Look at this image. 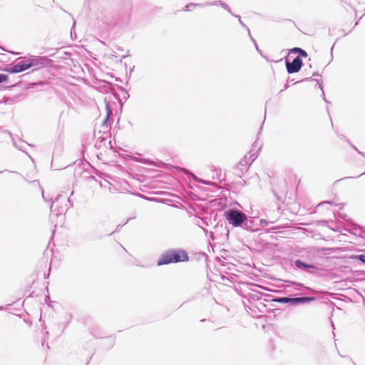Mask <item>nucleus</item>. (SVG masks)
<instances>
[{
    "instance_id": "1",
    "label": "nucleus",
    "mask_w": 365,
    "mask_h": 365,
    "mask_svg": "<svg viewBox=\"0 0 365 365\" xmlns=\"http://www.w3.org/2000/svg\"><path fill=\"white\" fill-rule=\"evenodd\" d=\"M189 260L187 252L183 249H168L164 252L157 261L158 266L185 262Z\"/></svg>"
},
{
    "instance_id": "2",
    "label": "nucleus",
    "mask_w": 365,
    "mask_h": 365,
    "mask_svg": "<svg viewBox=\"0 0 365 365\" xmlns=\"http://www.w3.org/2000/svg\"><path fill=\"white\" fill-rule=\"evenodd\" d=\"M264 300L265 302H277L280 304H289L292 306H297L299 304H309L312 302H314L316 298L314 297H309V296H302V297H294V296H288V297H273L272 295L267 294Z\"/></svg>"
},
{
    "instance_id": "3",
    "label": "nucleus",
    "mask_w": 365,
    "mask_h": 365,
    "mask_svg": "<svg viewBox=\"0 0 365 365\" xmlns=\"http://www.w3.org/2000/svg\"><path fill=\"white\" fill-rule=\"evenodd\" d=\"M224 217L234 227H242L247 215L237 208H230L224 212Z\"/></svg>"
},
{
    "instance_id": "4",
    "label": "nucleus",
    "mask_w": 365,
    "mask_h": 365,
    "mask_svg": "<svg viewBox=\"0 0 365 365\" xmlns=\"http://www.w3.org/2000/svg\"><path fill=\"white\" fill-rule=\"evenodd\" d=\"M260 149L261 148H259L254 154L252 153L251 150L245 155L244 158L237 163L235 168V173L236 175H240L248 171L250 166L256 159Z\"/></svg>"
},
{
    "instance_id": "5",
    "label": "nucleus",
    "mask_w": 365,
    "mask_h": 365,
    "mask_svg": "<svg viewBox=\"0 0 365 365\" xmlns=\"http://www.w3.org/2000/svg\"><path fill=\"white\" fill-rule=\"evenodd\" d=\"M28 69L30 68H34V70L39 69L44 66L50 65L52 60L48 58L47 56H31L29 58L25 57Z\"/></svg>"
},
{
    "instance_id": "6",
    "label": "nucleus",
    "mask_w": 365,
    "mask_h": 365,
    "mask_svg": "<svg viewBox=\"0 0 365 365\" xmlns=\"http://www.w3.org/2000/svg\"><path fill=\"white\" fill-rule=\"evenodd\" d=\"M294 266L300 271L308 274H317L320 268L314 264L308 263L301 259H297L294 262Z\"/></svg>"
},
{
    "instance_id": "7",
    "label": "nucleus",
    "mask_w": 365,
    "mask_h": 365,
    "mask_svg": "<svg viewBox=\"0 0 365 365\" xmlns=\"http://www.w3.org/2000/svg\"><path fill=\"white\" fill-rule=\"evenodd\" d=\"M285 66L288 73L299 72L303 66V61L300 56H296L292 62L286 60Z\"/></svg>"
},
{
    "instance_id": "8",
    "label": "nucleus",
    "mask_w": 365,
    "mask_h": 365,
    "mask_svg": "<svg viewBox=\"0 0 365 365\" xmlns=\"http://www.w3.org/2000/svg\"><path fill=\"white\" fill-rule=\"evenodd\" d=\"M27 69L28 67L26 65L25 57H23L21 58V60L19 62H17L14 65L7 66L6 68L4 69V71L9 73L13 74L23 72Z\"/></svg>"
},
{
    "instance_id": "9",
    "label": "nucleus",
    "mask_w": 365,
    "mask_h": 365,
    "mask_svg": "<svg viewBox=\"0 0 365 365\" xmlns=\"http://www.w3.org/2000/svg\"><path fill=\"white\" fill-rule=\"evenodd\" d=\"M257 224L256 223L255 217L246 216V220L243 222L242 228L250 232L257 230Z\"/></svg>"
},
{
    "instance_id": "10",
    "label": "nucleus",
    "mask_w": 365,
    "mask_h": 365,
    "mask_svg": "<svg viewBox=\"0 0 365 365\" xmlns=\"http://www.w3.org/2000/svg\"><path fill=\"white\" fill-rule=\"evenodd\" d=\"M24 93H19V94L15 95L12 97L5 96L3 98V102L6 104L11 105V104H14L15 103H17V102H19L20 101H21L22 98H24Z\"/></svg>"
},
{
    "instance_id": "11",
    "label": "nucleus",
    "mask_w": 365,
    "mask_h": 365,
    "mask_svg": "<svg viewBox=\"0 0 365 365\" xmlns=\"http://www.w3.org/2000/svg\"><path fill=\"white\" fill-rule=\"evenodd\" d=\"M290 52L293 53H297V56H300L301 58L302 57L306 58L308 56L307 51L299 47H294L290 49Z\"/></svg>"
},
{
    "instance_id": "12",
    "label": "nucleus",
    "mask_w": 365,
    "mask_h": 365,
    "mask_svg": "<svg viewBox=\"0 0 365 365\" xmlns=\"http://www.w3.org/2000/svg\"><path fill=\"white\" fill-rule=\"evenodd\" d=\"M309 81H316L317 82V85H318L319 88L322 90V92H324V91H323V82H322V79L317 80V79H313L312 78H303L301 81H297L296 83H300V82Z\"/></svg>"
},
{
    "instance_id": "13",
    "label": "nucleus",
    "mask_w": 365,
    "mask_h": 365,
    "mask_svg": "<svg viewBox=\"0 0 365 365\" xmlns=\"http://www.w3.org/2000/svg\"><path fill=\"white\" fill-rule=\"evenodd\" d=\"M190 6H193L194 7H204L206 6H210V3H205V4H195V3H190L186 5L185 11H191V9H190Z\"/></svg>"
},
{
    "instance_id": "14",
    "label": "nucleus",
    "mask_w": 365,
    "mask_h": 365,
    "mask_svg": "<svg viewBox=\"0 0 365 365\" xmlns=\"http://www.w3.org/2000/svg\"><path fill=\"white\" fill-rule=\"evenodd\" d=\"M289 283L290 284L289 286H294V287H296V289H299V288H303V289H310L309 287H306L304 286L303 284L302 283H299V282H289Z\"/></svg>"
},
{
    "instance_id": "15",
    "label": "nucleus",
    "mask_w": 365,
    "mask_h": 365,
    "mask_svg": "<svg viewBox=\"0 0 365 365\" xmlns=\"http://www.w3.org/2000/svg\"><path fill=\"white\" fill-rule=\"evenodd\" d=\"M106 103V117L110 118L113 115V109L109 105V103L105 99Z\"/></svg>"
},
{
    "instance_id": "16",
    "label": "nucleus",
    "mask_w": 365,
    "mask_h": 365,
    "mask_svg": "<svg viewBox=\"0 0 365 365\" xmlns=\"http://www.w3.org/2000/svg\"><path fill=\"white\" fill-rule=\"evenodd\" d=\"M233 16L236 17L239 20V22L240 24V25L245 28L247 29V31H248V35L250 36V29L243 23V21L241 20V16L240 15H236V14H232Z\"/></svg>"
},
{
    "instance_id": "17",
    "label": "nucleus",
    "mask_w": 365,
    "mask_h": 365,
    "mask_svg": "<svg viewBox=\"0 0 365 365\" xmlns=\"http://www.w3.org/2000/svg\"><path fill=\"white\" fill-rule=\"evenodd\" d=\"M119 88H120V90L121 91V92L123 93V99H124L125 101H127V100L129 98V97H130V95H129V93H128V91H127L126 89L123 88V87H121V86H120V87H119Z\"/></svg>"
},
{
    "instance_id": "18",
    "label": "nucleus",
    "mask_w": 365,
    "mask_h": 365,
    "mask_svg": "<svg viewBox=\"0 0 365 365\" xmlns=\"http://www.w3.org/2000/svg\"><path fill=\"white\" fill-rule=\"evenodd\" d=\"M9 81V76L5 73H0V84L6 83Z\"/></svg>"
},
{
    "instance_id": "19",
    "label": "nucleus",
    "mask_w": 365,
    "mask_h": 365,
    "mask_svg": "<svg viewBox=\"0 0 365 365\" xmlns=\"http://www.w3.org/2000/svg\"><path fill=\"white\" fill-rule=\"evenodd\" d=\"M272 223V222L270 221H267L264 219H261L259 220V225L262 227H265L267 226H268L269 224Z\"/></svg>"
},
{
    "instance_id": "20",
    "label": "nucleus",
    "mask_w": 365,
    "mask_h": 365,
    "mask_svg": "<svg viewBox=\"0 0 365 365\" xmlns=\"http://www.w3.org/2000/svg\"><path fill=\"white\" fill-rule=\"evenodd\" d=\"M354 258L356 259H357L359 262L365 264V254H361V255H356Z\"/></svg>"
},
{
    "instance_id": "21",
    "label": "nucleus",
    "mask_w": 365,
    "mask_h": 365,
    "mask_svg": "<svg viewBox=\"0 0 365 365\" xmlns=\"http://www.w3.org/2000/svg\"><path fill=\"white\" fill-rule=\"evenodd\" d=\"M76 21H74L73 23L72 28L71 29V36L72 38H76V34L75 31V26H76Z\"/></svg>"
},
{
    "instance_id": "22",
    "label": "nucleus",
    "mask_w": 365,
    "mask_h": 365,
    "mask_svg": "<svg viewBox=\"0 0 365 365\" xmlns=\"http://www.w3.org/2000/svg\"><path fill=\"white\" fill-rule=\"evenodd\" d=\"M349 144L350 145V146L354 150H356L358 153H359L360 155H361L363 157L365 158V153L359 150V149L354 145H353L350 141L349 142Z\"/></svg>"
},
{
    "instance_id": "23",
    "label": "nucleus",
    "mask_w": 365,
    "mask_h": 365,
    "mask_svg": "<svg viewBox=\"0 0 365 365\" xmlns=\"http://www.w3.org/2000/svg\"><path fill=\"white\" fill-rule=\"evenodd\" d=\"M222 7L225 9L226 11H227L230 14H231L232 15L234 14L232 11H231V9L230 8V6L225 4V2L222 3Z\"/></svg>"
},
{
    "instance_id": "24",
    "label": "nucleus",
    "mask_w": 365,
    "mask_h": 365,
    "mask_svg": "<svg viewBox=\"0 0 365 365\" xmlns=\"http://www.w3.org/2000/svg\"><path fill=\"white\" fill-rule=\"evenodd\" d=\"M223 1H215L212 3H210V5H214V6H222Z\"/></svg>"
},
{
    "instance_id": "25",
    "label": "nucleus",
    "mask_w": 365,
    "mask_h": 365,
    "mask_svg": "<svg viewBox=\"0 0 365 365\" xmlns=\"http://www.w3.org/2000/svg\"><path fill=\"white\" fill-rule=\"evenodd\" d=\"M109 118L106 117V118L103 120L101 124V127H107L108 126V122L109 120Z\"/></svg>"
},
{
    "instance_id": "26",
    "label": "nucleus",
    "mask_w": 365,
    "mask_h": 365,
    "mask_svg": "<svg viewBox=\"0 0 365 365\" xmlns=\"http://www.w3.org/2000/svg\"><path fill=\"white\" fill-rule=\"evenodd\" d=\"M2 133L5 135H6L7 137H9V138H12V135H11V133L10 131H8V130H2L1 131Z\"/></svg>"
},
{
    "instance_id": "27",
    "label": "nucleus",
    "mask_w": 365,
    "mask_h": 365,
    "mask_svg": "<svg viewBox=\"0 0 365 365\" xmlns=\"http://www.w3.org/2000/svg\"><path fill=\"white\" fill-rule=\"evenodd\" d=\"M359 235H361L362 237H365V227L360 228Z\"/></svg>"
},
{
    "instance_id": "28",
    "label": "nucleus",
    "mask_w": 365,
    "mask_h": 365,
    "mask_svg": "<svg viewBox=\"0 0 365 365\" xmlns=\"http://www.w3.org/2000/svg\"><path fill=\"white\" fill-rule=\"evenodd\" d=\"M12 141H13V144H14V145L16 148H18L19 150H23L22 147H21V146H20V145H17L16 142L13 138H12Z\"/></svg>"
},
{
    "instance_id": "29",
    "label": "nucleus",
    "mask_w": 365,
    "mask_h": 365,
    "mask_svg": "<svg viewBox=\"0 0 365 365\" xmlns=\"http://www.w3.org/2000/svg\"><path fill=\"white\" fill-rule=\"evenodd\" d=\"M55 202H52L51 205V207H50V209H51V212H56V208H55V205H54Z\"/></svg>"
},
{
    "instance_id": "30",
    "label": "nucleus",
    "mask_w": 365,
    "mask_h": 365,
    "mask_svg": "<svg viewBox=\"0 0 365 365\" xmlns=\"http://www.w3.org/2000/svg\"><path fill=\"white\" fill-rule=\"evenodd\" d=\"M63 211H64V209L61 207H60V209H58L56 211V215H61L62 212H63Z\"/></svg>"
},
{
    "instance_id": "31",
    "label": "nucleus",
    "mask_w": 365,
    "mask_h": 365,
    "mask_svg": "<svg viewBox=\"0 0 365 365\" xmlns=\"http://www.w3.org/2000/svg\"><path fill=\"white\" fill-rule=\"evenodd\" d=\"M312 76H319V77H321L322 75L319 74L318 72H314L313 74H312Z\"/></svg>"
},
{
    "instance_id": "32",
    "label": "nucleus",
    "mask_w": 365,
    "mask_h": 365,
    "mask_svg": "<svg viewBox=\"0 0 365 365\" xmlns=\"http://www.w3.org/2000/svg\"><path fill=\"white\" fill-rule=\"evenodd\" d=\"M340 138L346 141H347L348 143L349 142V140L346 138V136H344V135H340Z\"/></svg>"
},
{
    "instance_id": "33",
    "label": "nucleus",
    "mask_w": 365,
    "mask_h": 365,
    "mask_svg": "<svg viewBox=\"0 0 365 365\" xmlns=\"http://www.w3.org/2000/svg\"><path fill=\"white\" fill-rule=\"evenodd\" d=\"M322 98L324 99V101L327 103H329V102L328 101L326 100V98H325V95H324V93L322 92Z\"/></svg>"
},
{
    "instance_id": "34",
    "label": "nucleus",
    "mask_w": 365,
    "mask_h": 365,
    "mask_svg": "<svg viewBox=\"0 0 365 365\" xmlns=\"http://www.w3.org/2000/svg\"><path fill=\"white\" fill-rule=\"evenodd\" d=\"M195 180H196V181H197V182H201V183H202V184H205V185H206V184H207V183L205 182V180H203L196 179Z\"/></svg>"
},
{
    "instance_id": "35",
    "label": "nucleus",
    "mask_w": 365,
    "mask_h": 365,
    "mask_svg": "<svg viewBox=\"0 0 365 365\" xmlns=\"http://www.w3.org/2000/svg\"><path fill=\"white\" fill-rule=\"evenodd\" d=\"M255 48H256L257 51L259 53H261V51L259 50V47H258V46H257V43H255Z\"/></svg>"
},
{
    "instance_id": "36",
    "label": "nucleus",
    "mask_w": 365,
    "mask_h": 365,
    "mask_svg": "<svg viewBox=\"0 0 365 365\" xmlns=\"http://www.w3.org/2000/svg\"><path fill=\"white\" fill-rule=\"evenodd\" d=\"M68 202L69 203V205H70V206H71V207H73V202L71 201V200L70 198H68Z\"/></svg>"
},
{
    "instance_id": "37",
    "label": "nucleus",
    "mask_w": 365,
    "mask_h": 365,
    "mask_svg": "<svg viewBox=\"0 0 365 365\" xmlns=\"http://www.w3.org/2000/svg\"><path fill=\"white\" fill-rule=\"evenodd\" d=\"M249 36L250 37V38H251L252 41L254 43V44H255V43H257V42H256V41L252 38V35H251V34H250V36Z\"/></svg>"
},
{
    "instance_id": "38",
    "label": "nucleus",
    "mask_w": 365,
    "mask_h": 365,
    "mask_svg": "<svg viewBox=\"0 0 365 365\" xmlns=\"http://www.w3.org/2000/svg\"><path fill=\"white\" fill-rule=\"evenodd\" d=\"M288 88H289V85H288V83H286V84L284 85V90H286V89H287Z\"/></svg>"
},
{
    "instance_id": "39",
    "label": "nucleus",
    "mask_w": 365,
    "mask_h": 365,
    "mask_svg": "<svg viewBox=\"0 0 365 365\" xmlns=\"http://www.w3.org/2000/svg\"><path fill=\"white\" fill-rule=\"evenodd\" d=\"M120 227H121V225H118L117 226V228L115 229V230L114 232H117V231L118 230V229H120Z\"/></svg>"
},
{
    "instance_id": "40",
    "label": "nucleus",
    "mask_w": 365,
    "mask_h": 365,
    "mask_svg": "<svg viewBox=\"0 0 365 365\" xmlns=\"http://www.w3.org/2000/svg\"><path fill=\"white\" fill-rule=\"evenodd\" d=\"M60 197H61V195H58L55 200V202H57Z\"/></svg>"
},
{
    "instance_id": "41",
    "label": "nucleus",
    "mask_w": 365,
    "mask_h": 365,
    "mask_svg": "<svg viewBox=\"0 0 365 365\" xmlns=\"http://www.w3.org/2000/svg\"><path fill=\"white\" fill-rule=\"evenodd\" d=\"M42 190V197L44 199V200H46V197H44L43 190Z\"/></svg>"
},
{
    "instance_id": "42",
    "label": "nucleus",
    "mask_w": 365,
    "mask_h": 365,
    "mask_svg": "<svg viewBox=\"0 0 365 365\" xmlns=\"http://www.w3.org/2000/svg\"><path fill=\"white\" fill-rule=\"evenodd\" d=\"M274 230H277V228L273 227V228H271L269 230H271L272 232H274Z\"/></svg>"
},
{
    "instance_id": "43",
    "label": "nucleus",
    "mask_w": 365,
    "mask_h": 365,
    "mask_svg": "<svg viewBox=\"0 0 365 365\" xmlns=\"http://www.w3.org/2000/svg\"><path fill=\"white\" fill-rule=\"evenodd\" d=\"M108 340H110V344H111V345H113V339H108Z\"/></svg>"
},
{
    "instance_id": "44",
    "label": "nucleus",
    "mask_w": 365,
    "mask_h": 365,
    "mask_svg": "<svg viewBox=\"0 0 365 365\" xmlns=\"http://www.w3.org/2000/svg\"><path fill=\"white\" fill-rule=\"evenodd\" d=\"M324 203L331 204V201H327V202H324Z\"/></svg>"
},
{
    "instance_id": "45",
    "label": "nucleus",
    "mask_w": 365,
    "mask_h": 365,
    "mask_svg": "<svg viewBox=\"0 0 365 365\" xmlns=\"http://www.w3.org/2000/svg\"><path fill=\"white\" fill-rule=\"evenodd\" d=\"M214 236V233L212 232H210V237H213Z\"/></svg>"
},
{
    "instance_id": "46",
    "label": "nucleus",
    "mask_w": 365,
    "mask_h": 365,
    "mask_svg": "<svg viewBox=\"0 0 365 365\" xmlns=\"http://www.w3.org/2000/svg\"><path fill=\"white\" fill-rule=\"evenodd\" d=\"M131 218H128L127 219V221L124 223V225H125Z\"/></svg>"
},
{
    "instance_id": "47",
    "label": "nucleus",
    "mask_w": 365,
    "mask_h": 365,
    "mask_svg": "<svg viewBox=\"0 0 365 365\" xmlns=\"http://www.w3.org/2000/svg\"><path fill=\"white\" fill-rule=\"evenodd\" d=\"M290 82H293V83H294V84H296V83H297L296 82H294V80H293V79L290 80Z\"/></svg>"
},
{
    "instance_id": "48",
    "label": "nucleus",
    "mask_w": 365,
    "mask_h": 365,
    "mask_svg": "<svg viewBox=\"0 0 365 365\" xmlns=\"http://www.w3.org/2000/svg\"><path fill=\"white\" fill-rule=\"evenodd\" d=\"M101 141L103 140L105 138L103 137H101Z\"/></svg>"
},
{
    "instance_id": "49",
    "label": "nucleus",
    "mask_w": 365,
    "mask_h": 365,
    "mask_svg": "<svg viewBox=\"0 0 365 365\" xmlns=\"http://www.w3.org/2000/svg\"><path fill=\"white\" fill-rule=\"evenodd\" d=\"M36 182V180H33V181H31L30 182H31V183H34V182Z\"/></svg>"
},
{
    "instance_id": "50",
    "label": "nucleus",
    "mask_w": 365,
    "mask_h": 365,
    "mask_svg": "<svg viewBox=\"0 0 365 365\" xmlns=\"http://www.w3.org/2000/svg\"><path fill=\"white\" fill-rule=\"evenodd\" d=\"M331 326H332L333 328H334V322H331Z\"/></svg>"
},
{
    "instance_id": "51",
    "label": "nucleus",
    "mask_w": 365,
    "mask_h": 365,
    "mask_svg": "<svg viewBox=\"0 0 365 365\" xmlns=\"http://www.w3.org/2000/svg\"><path fill=\"white\" fill-rule=\"evenodd\" d=\"M363 175H365V172L363 173L362 174H361L359 176Z\"/></svg>"
},
{
    "instance_id": "52",
    "label": "nucleus",
    "mask_w": 365,
    "mask_h": 365,
    "mask_svg": "<svg viewBox=\"0 0 365 365\" xmlns=\"http://www.w3.org/2000/svg\"><path fill=\"white\" fill-rule=\"evenodd\" d=\"M88 362H89V361H87L86 365H88Z\"/></svg>"
},
{
    "instance_id": "53",
    "label": "nucleus",
    "mask_w": 365,
    "mask_h": 365,
    "mask_svg": "<svg viewBox=\"0 0 365 365\" xmlns=\"http://www.w3.org/2000/svg\"><path fill=\"white\" fill-rule=\"evenodd\" d=\"M3 309V307H0V309Z\"/></svg>"
},
{
    "instance_id": "54",
    "label": "nucleus",
    "mask_w": 365,
    "mask_h": 365,
    "mask_svg": "<svg viewBox=\"0 0 365 365\" xmlns=\"http://www.w3.org/2000/svg\"><path fill=\"white\" fill-rule=\"evenodd\" d=\"M2 0H0V1H1Z\"/></svg>"
}]
</instances>
